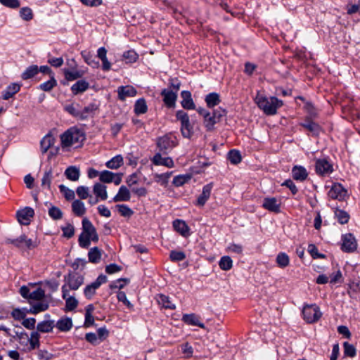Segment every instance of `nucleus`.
<instances>
[{"label":"nucleus","instance_id":"1","mask_svg":"<svg viewBox=\"0 0 360 360\" xmlns=\"http://www.w3.org/2000/svg\"><path fill=\"white\" fill-rule=\"evenodd\" d=\"M62 148L78 147L85 140L84 131L77 127H70L60 136Z\"/></svg>","mask_w":360,"mask_h":360},{"label":"nucleus","instance_id":"2","mask_svg":"<svg viewBox=\"0 0 360 360\" xmlns=\"http://www.w3.org/2000/svg\"><path fill=\"white\" fill-rule=\"evenodd\" d=\"M197 111L203 117V124L209 131H213L214 125L226 115V111L221 108L214 110L212 112L202 108H198Z\"/></svg>","mask_w":360,"mask_h":360},{"label":"nucleus","instance_id":"3","mask_svg":"<svg viewBox=\"0 0 360 360\" xmlns=\"http://www.w3.org/2000/svg\"><path fill=\"white\" fill-rule=\"evenodd\" d=\"M257 106L267 115H274L277 113L278 108L283 105V101L276 97H266L257 94L255 97Z\"/></svg>","mask_w":360,"mask_h":360},{"label":"nucleus","instance_id":"4","mask_svg":"<svg viewBox=\"0 0 360 360\" xmlns=\"http://www.w3.org/2000/svg\"><path fill=\"white\" fill-rule=\"evenodd\" d=\"M176 117L181 122V131L183 136L190 139L193 134L194 121H191L188 115L183 110L177 111Z\"/></svg>","mask_w":360,"mask_h":360},{"label":"nucleus","instance_id":"5","mask_svg":"<svg viewBox=\"0 0 360 360\" xmlns=\"http://www.w3.org/2000/svg\"><path fill=\"white\" fill-rule=\"evenodd\" d=\"M177 145L176 139L172 134H166L157 140V146L163 154H167Z\"/></svg>","mask_w":360,"mask_h":360},{"label":"nucleus","instance_id":"6","mask_svg":"<svg viewBox=\"0 0 360 360\" xmlns=\"http://www.w3.org/2000/svg\"><path fill=\"white\" fill-rule=\"evenodd\" d=\"M302 315L304 319L309 323L317 321L321 316L322 313L316 304H307L303 307Z\"/></svg>","mask_w":360,"mask_h":360},{"label":"nucleus","instance_id":"7","mask_svg":"<svg viewBox=\"0 0 360 360\" xmlns=\"http://www.w3.org/2000/svg\"><path fill=\"white\" fill-rule=\"evenodd\" d=\"M6 243L12 244L18 248L28 250L33 249L38 245L37 240L28 238L25 235H21L15 239H7Z\"/></svg>","mask_w":360,"mask_h":360},{"label":"nucleus","instance_id":"8","mask_svg":"<svg viewBox=\"0 0 360 360\" xmlns=\"http://www.w3.org/2000/svg\"><path fill=\"white\" fill-rule=\"evenodd\" d=\"M83 231L79 236L78 242L80 247L87 248L90 245V221L87 218L82 221Z\"/></svg>","mask_w":360,"mask_h":360},{"label":"nucleus","instance_id":"9","mask_svg":"<svg viewBox=\"0 0 360 360\" xmlns=\"http://www.w3.org/2000/svg\"><path fill=\"white\" fill-rule=\"evenodd\" d=\"M328 195L331 199L342 201L347 196V191L340 184L335 183L329 190Z\"/></svg>","mask_w":360,"mask_h":360},{"label":"nucleus","instance_id":"10","mask_svg":"<svg viewBox=\"0 0 360 360\" xmlns=\"http://www.w3.org/2000/svg\"><path fill=\"white\" fill-rule=\"evenodd\" d=\"M341 249L345 252H352L356 250L357 243L352 233H347L342 236Z\"/></svg>","mask_w":360,"mask_h":360},{"label":"nucleus","instance_id":"11","mask_svg":"<svg viewBox=\"0 0 360 360\" xmlns=\"http://www.w3.org/2000/svg\"><path fill=\"white\" fill-rule=\"evenodd\" d=\"M83 280V277L77 274H69L68 276H65L64 285H66V288L68 287L69 289L75 290L82 284Z\"/></svg>","mask_w":360,"mask_h":360},{"label":"nucleus","instance_id":"12","mask_svg":"<svg viewBox=\"0 0 360 360\" xmlns=\"http://www.w3.org/2000/svg\"><path fill=\"white\" fill-rule=\"evenodd\" d=\"M34 210L31 207H26L24 209L17 212V218L20 224L22 225H28L30 223L31 218L34 216Z\"/></svg>","mask_w":360,"mask_h":360},{"label":"nucleus","instance_id":"13","mask_svg":"<svg viewBox=\"0 0 360 360\" xmlns=\"http://www.w3.org/2000/svg\"><path fill=\"white\" fill-rule=\"evenodd\" d=\"M117 91L118 98L122 101H125L128 97H134L137 94L136 89L131 85L120 86L117 88Z\"/></svg>","mask_w":360,"mask_h":360},{"label":"nucleus","instance_id":"14","mask_svg":"<svg viewBox=\"0 0 360 360\" xmlns=\"http://www.w3.org/2000/svg\"><path fill=\"white\" fill-rule=\"evenodd\" d=\"M62 292L63 298L65 300L66 311H72L77 306V300L75 297L69 295V290L66 288V285H63Z\"/></svg>","mask_w":360,"mask_h":360},{"label":"nucleus","instance_id":"15","mask_svg":"<svg viewBox=\"0 0 360 360\" xmlns=\"http://www.w3.org/2000/svg\"><path fill=\"white\" fill-rule=\"evenodd\" d=\"M316 171L320 175H326L333 172V166L325 159H319L316 162Z\"/></svg>","mask_w":360,"mask_h":360},{"label":"nucleus","instance_id":"16","mask_svg":"<svg viewBox=\"0 0 360 360\" xmlns=\"http://www.w3.org/2000/svg\"><path fill=\"white\" fill-rule=\"evenodd\" d=\"M152 162L155 165H162L167 168H172L174 167L173 160L170 157H162L160 153H158L153 156Z\"/></svg>","mask_w":360,"mask_h":360},{"label":"nucleus","instance_id":"17","mask_svg":"<svg viewBox=\"0 0 360 360\" xmlns=\"http://www.w3.org/2000/svg\"><path fill=\"white\" fill-rule=\"evenodd\" d=\"M109 335L105 327L99 328L96 333H91V345H97L105 340Z\"/></svg>","mask_w":360,"mask_h":360},{"label":"nucleus","instance_id":"18","mask_svg":"<svg viewBox=\"0 0 360 360\" xmlns=\"http://www.w3.org/2000/svg\"><path fill=\"white\" fill-rule=\"evenodd\" d=\"M97 58H98L101 63V69L103 71H109L111 68V63L108 60L107 58V50L105 47H101L97 51Z\"/></svg>","mask_w":360,"mask_h":360},{"label":"nucleus","instance_id":"19","mask_svg":"<svg viewBox=\"0 0 360 360\" xmlns=\"http://www.w3.org/2000/svg\"><path fill=\"white\" fill-rule=\"evenodd\" d=\"M161 95L163 96V101L167 107L172 108L175 105L177 98L176 92L165 89L162 91Z\"/></svg>","mask_w":360,"mask_h":360},{"label":"nucleus","instance_id":"20","mask_svg":"<svg viewBox=\"0 0 360 360\" xmlns=\"http://www.w3.org/2000/svg\"><path fill=\"white\" fill-rule=\"evenodd\" d=\"M113 172H110L108 170H104L101 172L91 169V178L99 176V180L103 183H112Z\"/></svg>","mask_w":360,"mask_h":360},{"label":"nucleus","instance_id":"21","mask_svg":"<svg viewBox=\"0 0 360 360\" xmlns=\"http://www.w3.org/2000/svg\"><path fill=\"white\" fill-rule=\"evenodd\" d=\"M131 198V194L129 190L125 186H121L119 188L118 193L112 198V201L117 202H126L129 201Z\"/></svg>","mask_w":360,"mask_h":360},{"label":"nucleus","instance_id":"22","mask_svg":"<svg viewBox=\"0 0 360 360\" xmlns=\"http://www.w3.org/2000/svg\"><path fill=\"white\" fill-rule=\"evenodd\" d=\"M182 98L181 105L184 109L193 110L195 105L191 97V93L188 91H183L181 93Z\"/></svg>","mask_w":360,"mask_h":360},{"label":"nucleus","instance_id":"23","mask_svg":"<svg viewBox=\"0 0 360 360\" xmlns=\"http://www.w3.org/2000/svg\"><path fill=\"white\" fill-rule=\"evenodd\" d=\"M212 189V184H208L203 186L202 193L199 195L197 200V205L203 206L209 199L211 191Z\"/></svg>","mask_w":360,"mask_h":360},{"label":"nucleus","instance_id":"24","mask_svg":"<svg viewBox=\"0 0 360 360\" xmlns=\"http://www.w3.org/2000/svg\"><path fill=\"white\" fill-rule=\"evenodd\" d=\"M182 320L186 324L205 328L204 323L200 322V317L195 314H184L182 317Z\"/></svg>","mask_w":360,"mask_h":360},{"label":"nucleus","instance_id":"25","mask_svg":"<svg viewBox=\"0 0 360 360\" xmlns=\"http://www.w3.org/2000/svg\"><path fill=\"white\" fill-rule=\"evenodd\" d=\"M263 207L271 212H278L280 210V203L275 198H266L263 202Z\"/></svg>","mask_w":360,"mask_h":360},{"label":"nucleus","instance_id":"26","mask_svg":"<svg viewBox=\"0 0 360 360\" xmlns=\"http://www.w3.org/2000/svg\"><path fill=\"white\" fill-rule=\"evenodd\" d=\"M173 227L182 236L187 237L189 236V228L185 221L176 219L173 221Z\"/></svg>","mask_w":360,"mask_h":360},{"label":"nucleus","instance_id":"27","mask_svg":"<svg viewBox=\"0 0 360 360\" xmlns=\"http://www.w3.org/2000/svg\"><path fill=\"white\" fill-rule=\"evenodd\" d=\"M93 191L96 198L101 200H105L108 198L107 186L101 183H96L94 185Z\"/></svg>","mask_w":360,"mask_h":360},{"label":"nucleus","instance_id":"28","mask_svg":"<svg viewBox=\"0 0 360 360\" xmlns=\"http://www.w3.org/2000/svg\"><path fill=\"white\" fill-rule=\"evenodd\" d=\"M292 175L294 179L303 181L308 176L306 169L302 166H295L292 169Z\"/></svg>","mask_w":360,"mask_h":360},{"label":"nucleus","instance_id":"29","mask_svg":"<svg viewBox=\"0 0 360 360\" xmlns=\"http://www.w3.org/2000/svg\"><path fill=\"white\" fill-rule=\"evenodd\" d=\"M20 85L17 83H13L9 85L6 89L2 93V98L8 100L12 98L16 93L20 91Z\"/></svg>","mask_w":360,"mask_h":360},{"label":"nucleus","instance_id":"30","mask_svg":"<svg viewBox=\"0 0 360 360\" xmlns=\"http://www.w3.org/2000/svg\"><path fill=\"white\" fill-rule=\"evenodd\" d=\"M55 139L52 134H46L41 141L40 146L41 150L43 153L47 152V150L53 145Z\"/></svg>","mask_w":360,"mask_h":360},{"label":"nucleus","instance_id":"31","mask_svg":"<svg viewBox=\"0 0 360 360\" xmlns=\"http://www.w3.org/2000/svg\"><path fill=\"white\" fill-rule=\"evenodd\" d=\"M156 300L158 304L165 309H174L176 308L175 304L171 302L169 297L165 295H158Z\"/></svg>","mask_w":360,"mask_h":360},{"label":"nucleus","instance_id":"32","mask_svg":"<svg viewBox=\"0 0 360 360\" xmlns=\"http://www.w3.org/2000/svg\"><path fill=\"white\" fill-rule=\"evenodd\" d=\"M65 175L68 179L75 181L79 178V170L75 166H70L65 169Z\"/></svg>","mask_w":360,"mask_h":360},{"label":"nucleus","instance_id":"33","mask_svg":"<svg viewBox=\"0 0 360 360\" xmlns=\"http://www.w3.org/2000/svg\"><path fill=\"white\" fill-rule=\"evenodd\" d=\"M56 327L63 332L70 330L72 327V322L70 318H63L58 321Z\"/></svg>","mask_w":360,"mask_h":360},{"label":"nucleus","instance_id":"34","mask_svg":"<svg viewBox=\"0 0 360 360\" xmlns=\"http://www.w3.org/2000/svg\"><path fill=\"white\" fill-rule=\"evenodd\" d=\"M301 125L313 134L317 135L319 133V125L309 119H306L304 122L301 123Z\"/></svg>","mask_w":360,"mask_h":360},{"label":"nucleus","instance_id":"35","mask_svg":"<svg viewBox=\"0 0 360 360\" xmlns=\"http://www.w3.org/2000/svg\"><path fill=\"white\" fill-rule=\"evenodd\" d=\"M123 158L118 155L113 157L110 160L106 162V167L111 169H116L123 165Z\"/></svg>","mask_w":360,"mask_h":360},{"label":"nucleus","instance_id":"36","mask_svg":"<svg viewBox=\"0 0 360 360\" xmlns=\"http://www.w3.org/2000/svg\"><path fill=\"white\" fill-rule=\"evenodd\" d=\"M148 110V106L144 98L138 99L134 105V112L136 115L144 114Z\"/></svg>","mask_w":360,"mask_h":360},{"label":"nucleus","instance_id":"37","mask_svg":"<svg viewBox=\"0 0 360 360\" xmlns=\"http://www.w3.org/2000/svg\"><path fill=\"white\" fill-rule=\"evenodd\" d=\"M39 72V68L37 65H32L26 68L22 72L21 77L26 80L35 76Z\"/></svg>","mask_w":360,"mask_h":360},{"label":"nucleus","instance_id":"38","mask_svg":"<svg viewBox=\"0 0 360 360\" xmlns=\"http://www.w3.org/2000/svg\"><path fill=\"white\" fill-rule=\"evenodd\" d=\"M49 308V304L44 301H39V302L32 304L30 309V313L37 314L41 311H46Z\"/></svg>","mask_w":360,"mask_h":360},{"label":"nucleus","instance_id":"39","mask_svg":"<svg viewBox=\"0 0 360 360\" xmlns=\"http://www.w3.org/2000/svg\"><path fill=\"white\" fill-rule=\"evenodd\" d=\"M89 87V83L84 81L79 80L73 84L71 87L72 91L75 94L82 93L86 91Z\"/></svg>","mask_w":360,"mask_h":360},{"label":"nucleus","instance_id":"40","mask_svg":"<svg viewBox=\"0 0 360 360\" xmlns=\"http://www.w3.org/2000/svg\"><path fill=\"white\" fill-rule=\"evenodd\" d=\"M205 100L207 107L209 108H213L220 102L219 96L217 93H210L207 94Z\"/></svg>","mask_w":360,"mask_h":360},{"label":"nucleus","instance_id":"41","mask_svg":"<svg viewBox=\"0 0 360 360\" xmlns=\"http://www.w3.org/2000/svg\"><path fill=\"white\" fill-rule=\"evenodd\" d=\"M39 338H40V335L37 331H34V332L31 333L30 337V338H28V341L30 342V347H29L30 351L39 347Z\"/></svg>","mask_w":360,"mask_h":360},{"label":"nucleus","instance_id":"42","mask_svg":"<svg viewBox=\"0 0 360 360\" xmlns=\"http://www.w3.org/2000/svg\"><path fill=\"white\" fill-rule=\"evenodd\" d=\"M72 211L77 216H82L86 211L84 204L79 200H75L72 204Z\"/></svg>","mask_w":360,"mask_h":360},{"label":"nucleus","instance_id":"43","mask_svg":"<svg viewBox=\"0 0 360 360\" xmlns=\"http://www.w3.org/2000/svg\"><path fill=\"white\" fill-rule=\"evenodd\" d=\"M172 172H166L163 174H154L155 181L162 186H166L168 184V180L172 175Z\"/></svg>","mask_w":360,"mask_h":360},{"label":"nucleus","instance_id":"44","mask_svg":"<svg viewBox=\"0 0 360 360\" xmlns=\"http://www.w3.org/2000/svg\"><path fill=\"white\" fill-rule=\"evenodd\" d=\"M45 296V292L43 289L38 288L37 290L30 292L29 297V303L32 304V300L41 301Z\"/></svg>","mask_w":360,"mask_h":360},{"label":"nucleus","instance_id":"45","mask_svg":"<svg viewBox=\"0 0 360 360\" xmlns=\"http://www.w3.org/2000/svg\"><path fill=\"white\" fill-rule=\"evenodd\" d=\"M53 328V321H44L37 324V332L49 333L52 330Z\"/></svg>","mask_w":360,"mask_h":360},{"label":"nucleus","instance_id":"46","mask_svg":"<svg viewBox=\"0 0 360 360\" xmlns=\"http://www.w3.org/2000/svg\"><path fill=\"white\" fill-rule=\"evenodd\" d=\"M53 179L52 170L51 169H49L45 171L44 176L41 179V186L43 187H46L49 190L51 189V181Z\"/></svg>","mask_w":360,"mask_h":360},{"label":"nucleus","instance_id":"47","mask_svg":"<svg viewBox=\"0 0 360 360\" xmlns=\"http://www.w3.org/2000/svg\"><path fill=\"white\" fill-rule=\"evenodd\" d=\"M335 217L338 219V221L341 224H347L349 219V214L347 212L342 210L340 209H336V210L335 211Z\"/></svg>","mask_w":360,"mask_h":360},{"label":"nucleus","instance_id":"48","mask_svg":"<svg viewBox=\"0 0 360 360\" xmlns=\"http://www.w3.org/2000/svg\"><path fill=\"white\" fill-rule=\"evenodd\" d=\"M19 14L20 18L25 21H30L34 17L32 10L27 6L21 8Z\"/></svg>","mask_w":360,"mask_h":360},{"label":"nucleus","instance_id":"49","mask_svg":"<svg viewBox=\"0 0 360 360\" xmlns=\"http://www.w3.org/2000/svg\"><path fill=\"white\" fill-rule=\"evenodd\" d=\"M219 267L224 271L230 270L233 266V262L230 257L224 256L219 262Z\"/></svg>","mask_w":360,"mask_h":360},{"label":"nucleus","instance_id":"50","mask_svg":"<svg viewBox=\"0 0 360 360\" xmlns=\"http://www.w3.org/2000/svg\"><path fill=\"white\" fill-rule=\"evenodd\" d=\"M57 84V82L52 76L51 79L39 85V89L44 91H50Z\"/></svg>","mask_w":360,"mask_h":360},{"label":"nucleus","instance_id":"51","mask_svg":"<svg viewBox=\"0 0 360 360\" xmlns=\"http://www.w3.org/2000/svg\"><path fill=\"white\" fill-rule=\"evenodd\" d=\"M229 161L234 165H237L241 161V155L238 150H231L228 153Z\"/></svg>","mask_w":360,"mask_h":360},{"label":"nucleus","instance_id":"52","mask_svg":"<svg viewBox=\"0 0 360 360\" xmlns=\"http://www.w3.org/2000/svg\"><path fill=\"white\" fill-rule=\"evenodd\" d=\"M58 187H59L60 193H62L63 194V195L66 200H71L75 198V194L72 190L66 187L63 184L60 185Z\"/></svg>","mask_w":360,"mask_h":360},{"label":"nucleus","instance_id":"53","mask_svg":"<svg viewBox=\"0 0 360 360\" xmlns=\"http://www.w3.org/2000/svg\"><path fill=\"white\" fill-rule=\"evenodd\" d=\"M289 257L284 252L279 253L276 257V262L278 265L284 268L289 264Z\"/></svg>","mask_w":360,"mask_h":360},{"label":"nucleus","instance_id":"54","mask_svg":"<svg viewBox=\"0 0 360 360\" xmlns=\"http://www.w3.org/2000/svg\"><path fill=\"white\" fill-rule=\"evenodd\" d=\"M191 179V175H178L173 179V184L175 186H181Z\"/></svg>","mask_w":360,"mask_h":360},{"label":"nucleus","instance_id":"55","mask_svg":"<svg viewBox=\"0 0 360 360\" xmlns=\"http://www.w3.org/2000/svg\"><path fill=\"white\" fill-rule=\"evenodd\" d=\"M138 58V54L134 50H129L123 53V59L127 63H134Z\"/></svg>","mask_w":360,"mask_h":360},{"label":"nucleus","instance_id":"56","mask_svg":"<svg viewBox=\"0 0 360 360\" xmlns=\"http://www.w3.org/2000/svg\"><path fill=\"white\" fill-rule=\"evenodd\" d=\"M116 207L119 213L123 217H129L134 214L132 210L126 205H117Z\"/></svg>","mask_w":360,"mask_h":360},{"label":"nucleus","instance_id":"57","mask_svg":"<svg viewBox=\"0 0 360 360\" xmlns=\"http://www.w3.org/2000/svg\"><path fill=\"white\" fill-rule=\"evenodd\" d=\"M103 250L98 247L91 248V263H98L101 259Z\"/></svg>","mask_w":360,"mask_h":360},{"label":"nucleus","instance_id":"58","mask_svg":"<svg viewBox=\"0 0 360 360\" xmlns=\"http://www.w3.org/2000/svg\"><path fill=\"white\" fill-rule=\"evenodd\" d=\"M344 354L345 356H348L349 357H354L356 356V348L352 344H349L347 342H344Z\"/></svg>","mask_w":360,"mask_h":360},{"label":"nucleus","instance_id":"59","mask_svg":"<svg viewBox=\"0 0 360 360\" xmlns=\"http://www.w3.org/2000/svg\"><path fill=\"white\" fill-rule=\"evenodd\" d=\"M49 215L54 220H58L62 218L63 212L60 208L56 206H52L49 210Z\"/></svg>","mask_w":360,"mask_h":360},{"label":"nucleus","instance_id":"60","mask_svg":"<svg viewBox=\"0 0 360 360\" xmlns=\"http://www.w3.org/2000/svg\"><path fill=\"white\" fill-rule=\"evenodd\" d=\"M0 4L5 7L12 9H16L20 6L19 0H0Z\"/></svg>","mask_w":360,"mask_h":360},{"label":"nucleus","instance_id":"61","mask_svg":"<svg viewBox=\"0 0 360 360\" xmlns=\"http://www.w3.org/2000/svg\"><path fill=\"white\" fill-rule=\"evenodd\" d=\"M65 77L67 80L73 81L80 77V75L77 70H70L68 69L63 70Z\"/></svg>","mask_w":360,"mask_h":360},{"label":"nucleus","instance_id":"62","mask_svg":"<svg viewBox=\"0 0 360 360\" xmlns=\"http://www.w3.org/2000/svg\"><path fill=\"white\" fill-rule=\"evenodd\" d=\"M129 282V280L127 278H120L111 283L110 285V288L111 289L118 288L120 290L122 289L124 287V285Z\"/></svg>","mask_w":360,"mask_h":360},{"label":"nucleus","instance_id":"63","mask_svg":"<svg viewBox=\"0 0 360 360\" xmlns=\"http://www.w3.org/2000/svg\"><path fill=\"white\" fill-rule=\"evenodd\" d=\"M170 259L174 262H180L186 258V255L181 251L172 250L170 252Z\"/></svg>","mask_w":360,"mask_h":360},{"label":"nucleus","instance_id":"64","mask_svg":"<svg viewBox=\"0 0 360 360\" xmlns=\"http://www.w3.org/2000/svg\"><path fill=\"white\" fill-rule=\"evenodd\" d=\"M308 252L310 253L313 258H324L325 256L323 254H320L318 252L317 248L314 244H310L308 246Z\"/></svg>","mask_w":360,"mask_h":360}]
</instances>
